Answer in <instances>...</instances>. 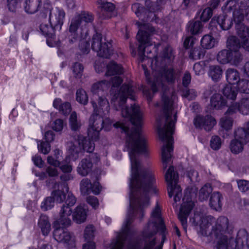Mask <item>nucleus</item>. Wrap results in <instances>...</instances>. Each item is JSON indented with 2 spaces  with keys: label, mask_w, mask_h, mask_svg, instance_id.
<instances>
[{
  "label": "nucleus",
  "mask_w": 249,
  "mask_h": 249,
  "mask_svg": "<svg viewBox=\"0 0 249 249\" xmlns=\"http://www.w3.org/2000/svg\"><path fill=\"white\" fill-rule=\"evenodd\" d=\"M137 24L140 30L137 35L138 41L140 43L138 47L139 54L141 57V62L145 60L146 57L148 61L151 62V68L152 71V77H149L146 67L142 65L145 75L148 83L150 85L152 93L149 90L143 89V93L146 97L148 101H151L153 98V94L157 91L158 89L163 87V79L168 82H174L177 77V73L172 68L166 69L165 65L173 61L174 55L173 53L172 48L170 46L166 47L161 53V56H155L151 54V51L147 52V55H144L146 49L153 45L150 40V34H157L155 29L147 24H142L138 22Z\"/></svg>",
  "instance_id": "f257e3e1"
},
{
  "label": "nucleus",
  "mask_w": 249,
  "mask_h": 249,
  "mask_svg": "<svg viewBox=\"0 0 249 249\" xmlns=\"http://www.w3.org/2000/svg\"><path fill=\"white\" fill-rule=\"evenodd\" d=\"M178 100L176 92L172 90L165 91L160 103L156 104L157 107L161 109L162 116L157 118V121L160 124L162 118L165 120L163 127L158 126L160 139L165 142L161 148V159L162 167L167 168L172 156L173 151L174 139L172 136L175 129V124L177 120V111L175 110V104Z\"/></svg>",
  "instance_id": "f03ea898"
},
{
  "label": "nucleus",
  "mask_w": 249,
  "mask_h": 249,
  "mask_svg": "<svg viewBox=\"0 0 249 249\" xmlns=\"http://www.w3.org/2000/svg\"><path fill=\"white\" fill-rule=\"evenodd\" d=\"M160 228L162 231L165 229L162 219L161 217V211L158 202L156 203L155 209L151 213V220L147 226L144 228L142 233V236L145 242L143 249H152L155 245V238L158 229ZM128 249H141L140 244L138 242L131 241L128 246ZM155 249H161V247L156 248Z\"/></svg>",
  "instance_id": "7ed1b4c3"
},
{
  "label": "nucleus",
  "mask_w": 249,
  "mask_h": 249,
  "mask_svg": "<svg viewBox=\"0 0 249 249\" xmlns=\"http://www.w3.org/2000/svg\"><path fill=\"white\" fill-rule=\"evenodd\" d=\"M248 234L245 230H240L237 233L236 237L230 235L219 238L215 241L216 249H249L247 244Z\"/></svg>",
  "instance_id": "20e7f679"
},
{
  "label": "nucleus",
  "mask_w": 249,
  "mask_h": 249,
  "mask_svg": "<svg viewBox=\"0 0 249 249\" xmlns=\"http://www.w3.org/2000/svg\"><path fill=\"white\" fill-rule=\"evenodd\" d=\"M249 0H230L222 7L225 12L232 11V16L236 25L241 22L246 17L249 19Z\"/></svg>",
  "instance_id": "39448f33"
},
{
  "label": "nucleus",
  "mask_w": 249,
  "mask_h": 249,
  "mask_svg": "<svg viewBox=\"0 0 249 249\" xmlns=\"http://www.w3.org/2000/svg\"><path fill=\"white\" fill-rule=\"evenodd\" d=\"M94 20L93 15L88 12L83 11L75 15L71 19L69 27L68 39L70 43H73L78 40L77 31L79 27L86 29L92 24Z\"/></svg>",
  "instance_id": "423d86ee"
},
{
  "label": "nucleus",
  "mask_w": 249,
  "mask_h": 249,
  "mask_svg": "<svg viewBox=\"0 0 249 249\" xmlns=\"http://www.w3.org/2000/svg\"><path fill=\"white\" fill-rule=\"evenodd\" d=\"M165 178L167 183L169 196L172 197L174 196V200L175 203L179 201L182 196V190L180 186L177 184L178 176L175 172L173 166L169 167L165 173Z\"/></svg>",
  "instance_id": "0eeeda50"
},
{
  "label": "nucleus",
  "mask_w": 249,
  "mask_h": 249,
  "mask_svg": "<svg viewBox=\"0 0 249 249\" xmlns=\"http://www.w3.org/2000/svg\"><path fill=\"white\" fill-rule=\"evenodd\" d=\"M89 138V139L87 140L82 135L74 136L73 141L70 142L67 144L71 155H74V154L78 155L82 149L90 154L92 153L95 148L93 141L97 140H92L91 138Z\"/></svg>",
  "instance_id": "6e6552de"
},
{
  "label": "nucleus",
  "mask_w": 249,
  "mask_h": 249,
  "mask_svg": "<svg viewBox=\"0 0 249 249\" xmlns=\"http://www.w3.org/2000/svg\"><path fill=\"white\" fill-rule=\"evenodd\" d=\"M91 48L97 52V55L100 57L108 58L113 53L111 43L105 38L103 41L100 34L96 33L93 36Z\"/></svg>",
  "instance_id": "1a4fd4ad"
},
{
  "label": "nucleus",
  "mask_w": 249,
  "mask_h": 249,
  "mask_svg": "<svg viewBox=\"0 0 249 249\" xmlns=\"http://www.w3.org/2000/svg\"><path fill=\"white\" fill-rule=\"evenodd\" d=\"M64 188L68 196L65 204L63 205L60 212L59 222L61 224L67 226L71 224L70 216L72 213L71 207L75 204L76 199L71 192H69V188L67 184H64Z\"/></svg>",
  "instance_id": "9d476101"
},
{
  "label": "nucleus",
  "mask_w": 249,
  "mask_h": 249,
  "mask_svg": "<svg viewBox=\"0 0 249 249\" xmlns=\"http://www.w3.org/2000/svg\"><path fill=\"white\" fill-rule=\"evenodd\" d=\"M192 223L196 229L203 236L207 235L208 229L214 224L215 218L210 215L195 213L194 217L191 219Z\"/></svg>",
  "instance_id": "9b49d317"
},
{
  "label": "nucleus",
  "mask_w": 249,
  "mask_h": 249,
  "mask_svg": "<svg viewBox=\"0 0 249 249\" xmlns=\"http://www.w3.org/2000/svg\"><path fill=\"white\" fill-rule=\"evenodd\" d=\"M107 115L103 114L96 113L90 116L89 121V127L88 130V137L92 140H98L99 132L103 129L104 124V118Z\"/></svg>",
  "instance_id": "f8f14e48"
},
{
  "label": "nucleus",
  "mask_w": 249,
  "mask_h": 249,
  "mask_svg": "<svg viewBox=\"0 0 249 249\" xmlns=\"http://www.w3.org/2000/svg\"><path fill=\"white\" fill-rule=\"evenodd\" d=\"M99 158L96 153L89 154L83 159L79 163L77 171L82 176H86L91 172L93 166L99 161Z\"/></svg>",
  "instance_id": "ddd939ff"
},
{
  "label": "nucleus",
  "mask_w": 249,
  "mask_h": 249,
  "mask_svg": "<svg viewBox=\"0 0 249 249\" xmlns=\"http://www.w3.org/2000/svg\"><path fill=\"white\" fill-rule=\"evenodd\" d=\"M194 205V202L192 201L189 195L185 194L183 198V203L181 206L180 211L178 214V219L185 231H187V217Z\"/></svg>",
  "instance_id": "4468645a"
},
{
  "label": "nucleus",
  "mask_w": 249,
  "mask_h": 249,
  "mask_svg": "<svg viewBox=\"0 0 249 249\" xmlns=\"http://www.w3.org/2000/svg\"><path fill=\"white\" fill-rule=\"evenodd\" d=\"M229 225V220L225 216H221L216 220L215 219V222L211 229V233L215 236L216 241L218 240L221 237L229 235L227 232Z\"/></svg>",
  "instance_id": "2eb2a0df"
},
{
  "label": "nucleus",
  "mask_w": 249,
  "mask_h": 249,
  "mask_svg": "<svg viewBox=\"0 0 249 249\" xmlns=\"http://www.w3.org/2000/svg\"><path fill=\"white\" fill-rule=\"evenodd\" d=\"M65 17V12L62 8L54 7L50 11L49 22L51 26H53L54 28L60 31L64 24Z\"/></svg>",
  "instance_id": "dca6fc26"
},
{
  "label": "nucleus",
  "mask_w": 249,
  "mask_h": 249,
  "mask_svg": "<svg viewBox=\"0 0 249 249\" xmlns=\"http://www.w3.org/2000/svg\"><path fill=\"white\" fill-rule=\"evenodd\" d=\"M194 124L197 129H204L210 131L216 124L215 119L211 115H197L193 121Z\"/></svg>",
  "instance_id": "f3484780"
},
{
  "label": "nucleus",
  "mask_w": 249,
  "mask_h": 249,
  "mask_svg": "<svg viewBox=\"0 0 249 249\" xmlns=\"http://www.w3.org/2000/svg\"><path fill=\"white\" fill-rule=\"evenodd\" d=\"M91 103L94 112L107 115L110 110L109 102L107 98L99 95H92Z\"/></svg>",
  "instance_id": "a211bd4d"
},
{
  "label": "nucleus",
  "mask_w": 249,
  "mask_h": 249,
  "mask_svg": "<svg viewBox=\"0 0 249 249\" xmlns=\"http://www.w3.org/2000/svg\"><path fill=\"white\" fill-rule=\"evenodd\" d=\"M237 111L244 115L249 114V97L242 98L238 102L231 104L226 114H233Z\"/></svg>",
  "instance_id": "6ab92c4d"
},
{
  "label": "nucleus",
  "mask_w": 249,
  "mask_h": 249,
  "mask_svg": "<svg viewBox=\"0 0 249 249\" xmlns=\"http://www.w3.org/2000/svg\"><path fill=\"white\" fill-rule=\"evenodd\" d=\"M58 223L60 226L58 228H56L53 231V237L55 240L57 242H62L66 244H70L71 242V236L70 233L67 231L65 226L61 224L58 219ZM69 226H67L68 227Z\"/></svg>",
  "instance_id": "aec40b11"
},
{
  "label": "nucleus",
  "mask_w": 249,
  "mask_h": 249,
  "mask_svg": "<svg viewBox=\"0 0 249 249\" xmlns=\"http://www.w3.org/2000/svg\"><path fill=\"white\" fill-rule=\"evenodd\" d=\"M237 34L241 39V45L246 51L249 52V36L248 30L244 24L236 25Z\"/></svg>",
  "instance_id": "412c9836"
},
{
  "label": "nucleus",
  "mask_w": 249,
  "mask_h": 249,
  "mask_svg": "<svg viewBox=\"0 0 249 249\" xmlns=\"http://www.w3.org/2000/svg\"><path fill=\"white\" fill-rule=\"evenodd\" d=\"M97 3L99 5L98 8L101 10L103 15V18H108L111 17V12L115 8V5L106 0H98Z\"/></svg>",
  "instance_id": "4be33fe9"
},
{
  "label": "nucleus",
  "mask_w": 249,
  "mask_h": 249,
  "mask_svg": "<svg viewBox=\"0 0 249 249\" xmlns=\"http://www.w3.org/2000/svg\"><path fill=\"white\" fill-rule=\"evenodd\" d=\"M40 30L42 34L47 37V44L53 47V42L51 41L54 40L55 38V31L56 29L54 28L53 26L49 25L45 23H42L40 25Z\"/></svg>",
  "instance_id": "5701e85b"
},
{
  "label": "nucleus",
  "mask_w": 249,
  "mask_h": 249,
  "mask_svg": "<svg viewBox=\"0 0 249 249\" xmlns=\"http://www.w3.org/2000/svg\"><path fill=\"white\" fill-rule=\"evenodd\" d=\"M41 5L42 0H25L23 4L25 11L30 14L37 12Z\"/></svg>",
  "instance_id": "b1692460"
},
{
  "label": "nucleus",
  "mask_w": 249,
  "mask_h": 249,
  "mask_svg": "<svg viewBox=\"0 0 249 249\" xmlns=\"http://www.w3.org/2000/svg\"><path fill=\"white\" fill-rule=\"evenodd\" d=\"M124 72V69L121 65L112 61L107 65L105 75L107 76L119 75L122 74Z\"/></svg>",
  "instance_id": "393cba45"
},
{
  "label": "nucleus",
  "mask_w": 249,
  "mask_h": 249,
  "mask_svg": "<svg viewBox=\"0 0 249 249\" xmlns=\"http://www.w3.org/2000/svg\"><path fill=\"white\" fill-rule=\"evenodd\" d=\"M227 105V102L219 93L213 94L211 98L210 106L213 109H221Z\"/></svg>",
  "instance_id": "a878e982"
},
{
  "label": "nucleus",
  "mask_w": 249,
  "mask_h": 249,
  "mask_svg": "<svg viewBox=\"0 0 249 249\" xmlns=\"http://www.w3.org/2000/svg\"><path fill=\"white\" fill-rule=\"evenodd\" d=\"M53 107L64 115L69 114L71 110V104L68 102H63L60 98L54 100Z\"/></svg>",
  "instance_id": "bb28decb"
},
{
  "label": "nucleus",
  "mask_w": 249,
  "mask_h": 249,
  "mask_svg": "<svg viewBox=\"0 0 249 249\" xmlns=\"http://www.w3.org/2000/svg\"><path fill=\"white\" fill-rule=\"evenodd\" d=\"M222 195L219 192H213L210 199L209 205L211 208L216 211L220 210L222 206Z\"/></svg>",
  "instance_id": "cd10ccee"
},
{
  "label": "nucleus",
  "mask_w": 249,
  "mask_h": 249,
  "mask_svg": "<svg viewBox=\"0 0 249 249\" xmlns=\"http://www.w3.org/2000/svg\"><path fill=\"white\" fill-rule=\"evenodd\" d=\"M223 71L218 65H210L209 66L208 74L214 82L218 81L222 77Z\"/></svg>",
  "instance_id": "c85d7f7f"
},
{
  "label": "nucleus",
  "mask_w": 249,
  "mask_h": 249,
  "mask_svg": "<svg viewBox=\"0 0 249 249\" xmlns=\"http://www.w3.org/2000/svg\"><path fill=\"white\" fill-rule=\"evenodd\" d=\"M110 83L106 80H102L93 84L91 87V91L93 95L101 94L102 96V93L108 89L109 87Z\"/></svg>",
  "instance_id": "c756f323"
},
{
  "label": "nucleus",
  "mask_w": 249,
  "mask_h": 249,
  "mask_svg": "<svg viewBox=\"0 0 249 249\" xmlns=\"http://www.w3.org/2000/svg\"><path fill=\"white\" fill-rule=\"evenodd\" d=\"M73 218L77 223L84 222L87 217V210L81 205L78 206L73 213Z\"/></svg>",
  "instance_id": "7c9ffc66"
},
{
  "label": "nucleus",
  "mask_w": 249,
  "mask_h": 249,
  "mask_svg": "<svg viewBox=\"0 0 249 249\" xmlns=\"http://www.w3.org/2000/svg\"><path fill=\"white\" fill-rule=\"evenodd\" d=\"M38 225L41 229L42 234L46 236L50 231L51 224L49 221L48 217L42 214L40 215L38 222Z\"/></svg>",
  "instance_id": "2f4dec72"
},
{
  "label": "nucleus",
  "mask_w": 249,
  "mask_h": 249,
  "mask_svg": "<svg viewBox=\"0 0 249 249\" xmlns=\"http://www.w3.org/2000/svg\"><path fill=\"white\" fill-rule=\"evenodd\" d=\"M226 79L229 85H233L240 81V74L239 72L234 69H228L226 72Z\"/></svg>",
  "instance_id": "473e14b6"
},
{
  "label": "nucleus",
  "mask_w": 249,
  "mask_h": 249,
  "mask_svg": "<svg viewBox=\"0 0 249 249\" xmlns=\"http://www.w3.org/2000/svg\"><path fill=\"white\" fill-rule=\"evenodd\" d=\"M187 31L192 35H197L202 32V25L199 21H191L186 27Z\"/></svg>",
  "instance_id": "72a5a7b5"
},
{
  "label": "nucleus",
  "mask_w": 249,
  "mask_h": 249,
  "mask_svg": "<svg viewBox=\"0 0 249 249\" xmlns=\"http://www.w3.org/2000/svg\"><path fill=\"white\" fill-rule=\"evenodd\" d=\"M217 22L223 30H229L232 24V21L230 18L226 15H219L216 19Z\"/></svg>",
  "instance_id": "f704fd0d"
},
{
  "label": "nucleus",
  "mask_w": 249,
  "mask_h": 249,
  "mask_svg": "<svg viewBox=\"0 0 249 249\" xmlns=\"http://www.w3.org/2000/svg\"><path fill=\"white\" fill-rule=\"evenodd\" d=\"M229 114H226L225 113V116L222 117L219 122V125L221 128V131H226L231 129L233 120L232 118L228 116Z\"/></svg>",
  "instance_id": "c9c22d12"
},
{
  "label": "nucleus",
  "mask_w": 249,
  "mask_h": 249,
  "mask_svg": "<svg viewBox=\"0 0 249 249\" xmlns=\"http://www.w3.org/2000/svg\"><path fill=\"white\" fill-rule=\"evenodd\" d=\"M224 96L228 99L235 100L237 95V90L234 86L227 85L223 89Z\"/></svg>",
  "instance_id": "e433bc0d"
},
{
  "label": "nucleus",
  "mask_w": 249,
  "mask_h": 249,
  "mask_svg": "<svg viewBox=\"0 0 249 249\" xmlns=\"http://www.w3.org/2000/svg\"><path fill=\"white\" fill-rule=\"evenodd\" d=\"M227 46L231 52L238 51L241 47V39L239 40L235 36H230L227 39Z\"/></svg>",
  "instance_id": "4c0bfd02"
},
{
  "label": "nucleus",
  "mask_w": 249,
  "mask_h": 249,
  "mask_svg": "<svg viewBox=\"0 0 249 249\" xmlns=\"http://www.w3.org/2000/svg\"><path fill=\"white\" fill-rule=\"evenodd\" d=\"M200 42L202 48L210 49L214 46L215 40L211 35H206L201 38Z\"/></svg>",
  "instance_id": "58836bf2"
},
{
  "label": "nucleus",
  "mask_w": 249,
  "mask_h": 249,
  "mask_svg": "<svg viewBox=\"0 0 249 249\" xmlns=\"http://www.w3.org/2000/svg\"><path fill=\"white\" fill-rule=\"evenodd\" d=\"M231 51L224 49L220 51L217 54V60L221 64H225L230 61Z\"/></svg>",
  "instance_id": "ea45409f"
},
{
  "label": "nucleus",
  "mask_w": 249,
  "mask_h": 249,
  "mask_svg": "<svg viewBox=\"0 0 249 249\" xmlns=\"http://www.w3.org/2000/svg\"><path fill=\"white\" fill-rule=\"evenodd\" d=\"M245 144L242 141L234 139L231 142L230 149L232 153L238 154L243 151Z\"/></svg>",
  "instance_id": "a19ab883"
},
{
  "label": "nucleus",
  "mask_w": 249,
  "mask_h": 249,
  "mask_svg": "<svg viewBox=\"0 0 249 249\" xmlns=\"http://www.w3.org/2000/svg\"><path fill=\"white\" fill-rule=\"evenodd\" d=\"M213 189L210 184H206L199 190L198 199L201 201L206 200Z\"/></svg>",
  "instance_id": "79ce46f5"
},
{
  "label": "nucleus",
  "mask_w": 249,
  "mask_h": 249,
  "mask_svg": "<svg viewBox=\"0 0 249 249\" xmlns=\"http://www.w3.org/2000/svg\"><path fill=\"white\" fill-rule=\"evenodd\" d=\"M249 136L244 127L238 128L235 130V139H237L239 141H242L246 143Z\"/></svg>",
  "instance_id": "37998d69"
},
{
  "label": "nucleus",
  "mask_w": 249,
  "mask_h": 249,
  "mask_svg": "<svg viewBox=\"0 0 249 249\" xmlns=\"http://www.w3.org/2000/svg\"><path fill=\"white\" fill-rule=\"evenodd\" d=\"M65 192V189L64 188L63 191L60 190H53L51 193V196L54 200V201L59 203H62L66 199V194Z\"/></svg>",
  "instance_id": "c03bdc74"
},
{
  "label": "nucleus",
  "mask_w": 249,
  "mask_h": 249,
  "mask_svg": "<svg viewBox=\"0 0 249 249\" xmlns=\"http://www.w3.org/2000/svg\"><path fill=\"white\" fill-rule=\"evenodd\" d=\"M76 99L79 103L84 105H86L88 102L89 98L86 91L82 89H77L76 93Z\"/></svg>",
  "instance_id": "a18cd8bd"
},
{
  "label": "nucleus",
  "mask_w": 249,
  "mask_h": 249,
  "mask_svg": "<svg viewBox=\"0 0 249 249\" xmlns=\"http://www.w3.org/2000/svg\"><path fill=\"white\" fill-rule=\"evenodd\" d=\"M69 121L71 128L72 130L76 131L80 128L81 123L77 120V115L75 111L71 113Z\"/></svg>",
  "instance_id": "49530a36"
},
{
  "label": "nucleus",
  "mask_w": 249,
  "mask_h": 249,
  "mask_svg": "<svg viewBox=\"0 0 249 249\" xmlns=\"http://www.w3.org/2000/svg\"><path fill=\"white\" fill-rule=\"evenodd\" d=\"M54 206V201L52 196L46 197L42 202L41 208L43 211H48L52 209Z\"/></svg>",
  "instance_id": "de8ad7c7"
},
{
  "label": "nucleus",
  "mask_w": 249,
  "mask_h": 249,
  "mask_svg": "<svg viewBox=\"0 0 249 249\" xmlns=\"http://www.w3.org/2000/svg\"><path fill=\"white\" fill-rule=\"evenodd\" d=\"M243 57L241 53L238 51L231 52V56H230V61L229 63L232 65L237 66L242 61Z\"/></svg>",
  "instance_id": "09e8293b"
},
{
  "label": "nucleus",
  "mask_w": 249,
  "mask_h": 249,
  "mask_svg": "<svg viewBox=\"0 0 249 249\" xmlns=\"http://www.w3.org/2000/svg\"><path fill=\"white\" fill-rule=\"evenodd\" d=\"M92 184L90 180L88 178H84L82 180L80 183V190L83 194L89 193L91 191Z\"/></svg>",
  "instance_id": "8fccbe9b"
},
{
  "label": "nucleus",
  "mask_w": 249,
  "mask_h": 249,
  "mask_svg": "<svg viewBox=\"0 0 249 249\" xmlns=\"http://www.w3.org/2000/svg\"><path fill=\"white\" fill-rule=\"evenodd\" d=\"M205 52L200 48H195L191 50L189 57L193 60L199 59L204 56Z\"/></svg>",
  "instance_id": "3c124183"
},
{
  "label": "nucleus",
  "mask_w": 249,
  "mask_h": 249,
  "mask_svg": "<svg viewBox=\"0 0 249 249\" xmlns=\"http://www.w3.org/2000/svg\"><path fill=\"white\" fill-rule=\"evenodd\" d=\"M237 87L240 92L249 94V80H241L238 83Z\"/></svg>",
  "instance_id": "603ef678"
},
{
  "label": "nucleus",
  "mask_w": 249,
  "mask_h": 249,
  "mask_svg": "<svg viewBox=\"0 0 249 249\" xmlns=\"http://www.w3.org/2000/svg\"><path fill=\"white\" fill-rule=\"evenodd\" d=\"M95 229L92 225L87 226L84 231V238L86 241H92L94 235Z\"/></svg>",
  "instance_id": "864d4df0"
},
{
  "label": "nucleus",
  "mask_w": 249,
  "mask_h": 249,
  "mask_svg": "<svg viewBox=\"0 0 249 249\" xmlns=\"http://www.w3.org/2000/svg\"><path fill=\"white\" fill-rule=\"evenodd\" d=\"M38 150L44 154H47L51 150V145L49 143L37 141Z\"/></svg>",
  "instance_id": "5fc2aeb1"
},
{
  "label": "nucleus",
  "mask_w": 249,
  "mask_h": 249,
  "mask_svg": "<svg viewBox=\"0 0 249 249\" xmlns=\"http://www.w3.org/2000/svg\"><path fill=\"white\" fill-rule=\"evenodd\" d=\"M221 140L218 136H213L210 141V146L214 150L220 149L221 146Z\"/></svg>",
  "instance_id": "6e6d98bb"
},
{
  "label": "nucleus",
  "mask_w": 249,
  "mask_h": 249,
  "mask_svg": "<svg viewBox=\"0 0 249 249\" xmlns=\"http://www.w3.org/2000/svg\"><path fill=\"white\" fill-rule=\"evenodd\" d=\"M238 189L242 193H245L249 190V181L245 179L236 180Z\"/></svg>",
  "instance_id": "4d7b16f0"
},
{
  "label": "nucleus",
  "mask_w": 249,
  "mask_h": 249,
  "mask_svg": "<svg viewBox=\"0 0 249 249\" xmlns=\"http://www.w3.org/2000/svg\"><path fill=\"white\" fill-rule=\"evenodd\" d=\"M182 96L190 100H193L196 96V92L195 90L193 89H189L185 88V89L182 90Z\"/></svg>",
  "instance_id": "13d9d810"
},
{
  "label": "nucleus",
  "mask_w": 249,
  "mask_h": 249,
  "mask_svg": "<svg viewBox=\"0 0 249 249\" xmlns=\"http://www.w3.org/2000/svg\"><path fill=\"white\" fill-rule=\"evenodd\" d=\"M21 0H7V6L11 12H16L19 6Z\"/></svg>",
  "instance_id": "bf43d9fd"
},
{
  "label": "nucleus",
  "mask_w": 249,
  "mask_h": 249,
  "mask_svg": "<svg viewBox=\"0 0 249 249\" xmlns=\"http://www.w3.org/2000/svg\"><path fill=\"white\" fill-rule=\"evenodd\" d=\"M83 67L79 63H75L72 67V71L74 76L76 77L80 78L81 77L83 71Z\"/></svg>",
  "instance_id": "052dcab7"
},
{
  "label": "nucleus",
  "mask_w": 249,
  "mask_h": 249,
  "mask_svg": "<svg viewBox=\"0 0 249 249\" xmlns=\"http://www.w3.org/2000/svg\"><path fill=\"white\" fill-rule=\"evenodd\" d=\"M212 15V9L209 7L206 8L201 15L200 19L202 21H207L211 18Z\"/></svg>",
  "instance_id": "680f3d73"
},
{
  "label": "nucleus",
  "mask_w": 249,
  "mask_h": 249,
  "mask_svg": "<svg viewBox=\"0 0 249 249\" xmlns=\"http://www.w3.org/2000/svg\"><path fill=\"white\" fill-rule=\"evenodd\" d=\"M64 125L63 120L60 119H58L53 122L52 125V128L55 131H61L63 128Z\"/></svg>",
  "instance_id": "e2e57ef3"
},
{
  "label": "nucleus",
  "mask_w": 249,
  "mask_h": 249,
  "mask_svg": "<svg viewBox=\"0 0 249 249\" xmlns=\"http://www.w3.org/2000/svg\"><path fill=\"white\" fill-rule=\"evenodd\" d=\"M188 177L192 182H196L199 181L198 173L194 170H191L188 173Z\"/></svg>",
  "instance_id": "0e129e2a"
},
{
  "label": "nucleus",
  "mask_w": 249,
  "mask_h": 249,
  "mask_svg": "<svg viewBox=\"0 0 249 249\" xmlns=\"http://www.w3.org/2000/svg\"><path fill=\"white\" fill-rule=\"evenodd\" d=\"M79 48L82 53H88L89 51V43L84 39L81 40Z\"/></svg>",
  "instance_id": "69168bd1"
},
{
  "label": "nucleus",
  "mask_w": 249,
  "mask_h": 249,
  "mask_svg": "<svg viewBox=\"0 0 249 249\" xmlns=\"http://www.w3.org/2000/svg\"><path fill=\"white\" fill-rule=\"evenodd\" d=\"M87 202L94 209H96L99 206V201L96 197L89 196L87 198Z\"/></svg>",
  "instance_id": "338daca9"
},
{
  "label": "nucleus",
  "mask_w": 249,
  "mask_h": 249,
  "mask_svg": "<svg viewBox=\"0 0 249 249\" xmlns=\"http://www.w3.org/2000/svg\"><path fill=\"white\" fill-rule=\"evenodd\" d=\"M196 40V38L193 36L187 37L183 42V46L186 49H188L192 47Z\"/></svg>",
  "instance_id": "774afa93"
}]
</instances>
